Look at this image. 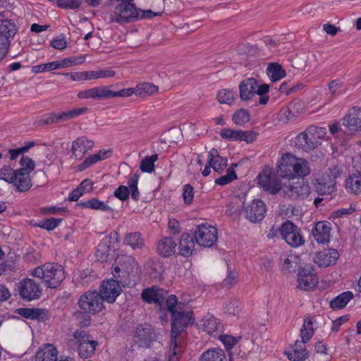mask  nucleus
I'll return each instance as SVG.
<instances>
[{"label": "nucleus", "instance_id": "nucleus-31", "mask_svg": "<svg viewBox=\"0 0 361 361\" xmlns=\"http://www.w3.org/2000/svg\"><path fill=\"white\" fill-rule=\"evenodd\" d=\"M305 343L302 340H297L291 347V350L286 352L287 357L293 361H304L309 357V353L305 347Z\"/></svg>", "mask_w": 361, "mask_h": 361}, {"label": "nucleus", "instance_id": "nucleus-18", "mask_svg": "<svg viewBox=\"0 0 361 361\" xmlns=\"http://www.w3.org/2000/svg\"><path fill=\"white\" fill-rule=\"evenodd\" d=\"M167 294L168 293L164 289L157 286H152L144 289L141 293V298L145 302L149 304L154 303L157 305L160 310H162Z\"/></svg>", "mask_w": 361, "mask_h": 361}, {"label": "nucleus", "instance_id": "nucleus-3", "mask_svg": "<svg viewBox=\"0 0 361 361\" xmlns=\"http://www.w3.org/2000/svg\"><path fill=\"white\" fill-rule=\"evenodd\" d=\"M32 274L43 280L47 288H56L65 279L63 268L58 263H45L35 268Z\"/></svg>", "mask_w": 361, "mask_h": 361}, {"label": "nucleus", "instance_id": "nucleus-33", "mask_svg": "<svg viewBox=\"0 0 361 361\" xmlns=\"http://www.w3.org/2000/svg\"><path fill=\"white\" fill-rule=\"evenodd\" d=\"M345 188L350 195H361V173L354 171L349 174L345 180Z\"/></svg>", "mask_w": 361, "mask_h": 361}, {"label": "nucleus", "instance_id": "nucleus-40", "mask_svg": "<svg viewBox=\"0 0 361 361\" xmlns=\"http://www.w3.org/2000/svg\"><path fill=\"white\" fill-rule=\"evenodd\" d=\"M267 73L272 82L280 80L286 76V71L277 63H271L267 69Z\"/></svg>", "mask_w": 361, "mask_h": 361}, {"label": "nucleus", "instance_id": "nucleus-15", "mask_svg": "<svg viewBox=\"0 0 361 361\" xmlns=\"http://www.w3.org/2000/svg\"><path fill=\"white\" fill-rule=\"evenodd\" d=\"M20 171V170H14L11 166L4 165L0 169V180L12 184L16 190L19 192H26L27 190L25 186L21 183Z\"/></svg>", "mask_w": 361, "mask_h": 361}, {"label": "nucleus", "instance_id": "nucleus-51", "mask_svg": "<svg viewBox=\"0 0 361 361\" xmlns=\"http://www.w3.org/2000/svg\"><path fill=\"white\" fill-rule=\"evenodd\" d=\"M324 179L318 183L316 187L317 192L320 195L331 194L334 190L335 182L332 180L325 182Z\"/></svg>", "mask_w": 361, "mask_h": 361}, {"label": "nucleus", "instance_id": "nucleus-52", "mask_svg": "<svg viewBox=\"0 0 361 361\" xmlns=\"http://www.w3.org/2000/svg\"><path fill=\"white\" fill-rule=\"evenodd\" d=\"M226 174L224 176H222L219 177V178H216L215 180V183L219 185H226L230 183H231L233 180L237 179V174L234 169H228L226 171Z\"/></svg>", "mask_w": 361, "mask_h": 361}, {"label": "nucleus", "instance_id": "nucleus-39", "mask_svg": "<svg viewBox=\"0 0 361 361\" xmlns=\"http://www.w3.org/2000/svg\"><path fill=\"white\" fill-rule=\"evenodd\" d=\"M78 205L82 208L99 210L102 212H113V209L106 204V202L99 200L97 198H92L88 200L82 201Z\"/></svg>", "mask_w": 361, "mask_h": 361}, {"label": "nucleus", "instance_id": "nucleus-19", "mask_svg": "<svg viewBox=\"0 0 361 361\" xmlns=\"http://www.w3.org/2000/svg\"><path fill=\"white\" fill-rule=\"evenodd\" d=\"M266 204L260 200H254L245 207L246 219L252 223L262 221L266 214Z\"/></svg>", "mask_w": 361, "mask_h": 361}, {"label": "nucleus", "instance_id": "nucleus-56", "mask_svg": "<svg viewBox=\"0 0 361 361\" xmlns=\"http://www.w3.org/2000/svg\"><path fill=\"white\" fill-rule=\"evenodd\" d=\"M182 196L186 205L192 204L194 198V188L190 184H186L183 186Z\"/></svg>", "mask_w": 361, "mask_h": 361}, {"label": "nucleus", "instance_id": "nucleus-50", "mask_svg": "<svg viewBox=\"0 0 361 361\" xmlns=\"http://www.w3.org/2000/svg\"><path fill=\"white\" fill-rule=\"evenodd\" d=\"M232 119L236 125L243 126L250 121V114L247 109H240L234 113Z\"/></svg>", "mask_w": 361, "mask_h": 361}, {"label": "nucleus", "instance_id": "nucleus-60", "mask_svg": "<svg viewBox=\"0 0 361 361\" xmlns=\"http://www.w3.org/2000/svg\"><path fill=\"white\" fill-rule=\"evenodd\" d=\"M343 172V166L335 164L329 168L328 176L329 179L328 180H332L334 182V180L341 176Z\"/></svg>", "mask_w": 361, "mask_h": 361}, {"label": "nucleus", "instance_id": "nucleus-57", "mask_svg": "<svg viewBox=\"0 0 361 361\" xmlns=\"http://www.w3.org/2000/svg\"><path fill=\"white\" fill-rule=\"evenodd\" d=\"M99 157L96 154L90 155L89 157L85 158V159L82 163L77 166L78 170L79 171H82L85 170L92 164L99 161Z\"/></svg>", "mask_w": 361, "mask_h": 361}, {"label": "nucleus", "instance_id": "nucleus-61", "mask_svg": "<svg viewBox=\"0 0 361 361\" xmlns=\"http://www.w3.org/2000/svg\"><path fill=\"white\" fill-rule=\"evenodd\" d=\"M298 261L296 257H290L286 258L283 264V269L288 272H295L298 267Z\"/></svg>", "mask_w": 361, "mask_h": 361}, {"label": "nucleus", "instance_id": "nucleus-7", "mask_svg": "<svg viewBox=\"0 0 361 361\" xmlns=\"http://www.w3.org/2000/svg\"><path fill=\"white\" fill-rule=\"evenodd\" d=\"M73 338L78 344V355L82 358L91 357L98 345V342L91 339V336L85 330H77L73 334Z\"/></svg>", "mask_w": 361, "mask_h": 361}, {"label": "nucleus", "instance_id": "nucleus-9", "mask_svg": "<svg viewBox=\"0 0 361 361\" xmlns=\"http://www.w3.org/2000/svg\"><path fill=\"white\" fill-rule=\"evenodd\" d=\"M197 245L212 247L217 241V228L207 224L198 225L193 233Z\"/></svg>", "mask_w": 361, "mask_h": 361}, {"label": "nucleus", "instance_id": "nucleus-38", "mask_svg": "<svg viewBox=\"0 0 361 361\" xmlns=\"http://www.w3.org/2000/svg\"><path fill=\"white\" fill-rule=\"evenodd\" d=\"M178 338L171 335L169 361H179L184 351V347L177 341Z\"/></svg>", "mask_w": 361, "mask_h": 361}, {"label": "nucleus", "instance_id": "nucleus-20", "mask_svg": "<svg viewBox=\"0 0 361 361\" xmlns=\"http://www.w3.org/2000/svg\"><path fill=\"white\" fill-rule=\"evenodd\" d=\"M154 338L152 327L149 324L138 325L134 333V341L141 348H147Z\"/></svg>", "mask_w": 361, "mask_h": 361}, {"label": "nucleus", "instance_id": "nucleus-11", "mask_svg": "<svg viewBox=\"0 0 361 361\" xmlns=\"http://www.w3.org/2000/svg\"><path fill=\"white\" fill-rule=\"evenodd\" d=\"M280 233L282 238L292 247H297L305 243L300 229L289 220L282 224Z\"/></svg>", "mask_w": 361, "mask_h": 361}, {"label": "nucleus", "instance_id": "nucleus-58", "mask_svg": "<svg viewBox=\"0 0 361 361\" xmlns=\"http://www.w3.org/2000/svg\"><path fill=\"white\" fill-rule=\"evenodd\" d=\"M164 303L166 305L167 310L171 314H173V312H176L178 310V305L181 302H178L177 298L175 295H169L166 300H165Z\"/></svg>", "mask_w": 361, "mask_h": 361}, {"label": "nucleus", "instance_id": "nucleus-59", "mask_svg": "<svg viewBox=\"0 0 361 361\" xmlns=\"http://www.w3.org/2000/svg\"><path fill=\"white\" fill-rule=\"evenodd\" d=\"M114 196L122 202L128 200L130 196L129 188L126 185H120L114 192Z\"/></svg>", "mask_w": 361, "mask_h": 361}, {"label": "nucleus", "instance_id": "nucleus-6", "mask_svg": "<svg viewBox=\"0 0 361 361\" xmlns=\"http://www.w3.org/2000/svg\"><path fill=\"white\" fill-rule=\"evenodd\" d=\"M18 28L14 22L4 19L0 20V61L6 57L10 48V38L17 33Z\"/></svg>", "mask_w": 361, "mask_h": 361}, {"label": "nucleus", "instance_id": "nucleus-47", "mask_svg": "<svg viewBox=\"0 0 361 361\" xmlns=\"http://www.w3.org/2000/svg\"><path fill=\"white\" fill-rule=\"evenodd\" d=\"M240 135H243V130L227 128L221 129L220 132V135L222 138L231 141H240Z\"/></svg>", "mask_w": 361, "mask_h": 361}, {"label": "nucleus", "instance_id": "nucleus-23", "mask_svg": "<svg viewBox=\"0 0 361 361\" xmlns=\"http://www.w3.org/2000/svg\"><path fill=\"white\" fill-rule=\"evenodd\" d=\"M282 189L285 195L292 199L305 198L310 193L309 185L303 179L295 184L285 185Z\"/></svg>", "mask_w": 361, "mask_h": 361}, {"label": "nucleus", "instance_id": "nucleus-14", "mask_svg": "<svg viewBox=\"0 0 361 361\" xmlns=\"http://www.w3.org/2000/svg\"><path fill=\"white\" fill-rule=\"evenodd\" d=\"M18 291L20 297L27 301L40 298L42 288L39 283L32 279H25L19 283Z\"/></svg>", "mask_w": 361, "mask_h": 361}, {"label": "nucleus", "instance_id": "nucleus-62", "mask_svg": "<svg viewBox=\"0 0 361 361\" xmlns=\"http://www.w3.org/2000/svg\"><path fill=\"white\" fill-rule=\"evenodd\" d=\"M258 133L257 132L249 130V131H243V135H240V141H245L247 143H251L254 142Z\"/></svg>", "mask_w": 361, "mask_h": 361}, {"label": "nucleus", "instance_id": "nucleus-17", "mask_svg": "<svg viewBox=\"0 0 361 361\" xmlns=\"http://www.w3.org/2000/svg\"><path fill=\"white\" fill-rule=\"evenodd\" d=\"M139 15L140 13L137 10L135 5L131 2H122L115 8V16L118 22H131L138 19Z\"/></svg>", "mask_w": 361, "mask_h": 361}, {"label": "nucleus", "instance_id": "nucleus-27", "mask_svg": "<svg viewBox=\"0 0 361 361\" xmlns=\"http://www.w3.org/2000/svg\"><path fill=\"white\" fill-rule=\"evenodd\" d=\"M331 224L328 221H319L315 224L312 230V234L314 240L320 244H325L330 241Z\"/></svg>", "mask_w": 361, "mask_h": 361}, {"label": "nucleus", "instance_id": "nucleus-37", "mask_svg": "<svg viewBox=\"0 0 361 361\" xmlns=\"http://www.w3.org/2000/svg\"><path fill=\"white\" fill-rule=\"evenodd\" d=\"M353 298V293L351 291L348 290L343 292L330 301L329 307L334 310H341L344 308Z\"/></svg>", "mask_w": 361, "mask_h": 361}, {"label": "nucleus", "instance_id": "nucleus-30", "mask_svg": "<svg viewBox=\"0 0 361 361\" xmlns=\"http://www.w3.org/2000/svg\"><path fill=\"white\" fill-rule=\"evenodd\" d=\"M194 239L193 234L184 233L181 235L178 247L180 255L188 257L192 255L195 245Z\"/></svg>", "mask_w": 361, "mask_h": 361}, {"label": "nucleus", "instance_id": "nucleus-29", "mask_svg": "<svg viewBox=\"0 0 361 361\" xmlns=\"http://www.w3.org/2000/svg\"><path fill=\"white\" fill-rule=\"evenodd\" d=\"M257 81L253 78L243 80L239 85L240 98L243 101L251 99L255 96Z\"/></svg>", "mask_w": 361, "mask_h": 361}, {"label": "nucleus", "instance_id": "nucleus-54", "mask_svg": "<svg viewBox=\"0 0 361 361\" xmlns=\"http://www.w3.org/2000/svg\"><path fill=\"white\" fill-rule=\"evenodd\" d=\"M242 302L238 300L233 299L225 307V312L232 314L238 315L242 310Z\"/></svg>", "mask_w": 361, "mask_h": 361}, {"label": "nucleus", "instance_id": "nucleus-24", "mask_svg": "<svg viewBox=\"0 0 361 361\" xmlns=\"http://www.w3.org/2000/svg\"><path fill=\"white\" fill-rule=\"evenodd\" d=\"M16 312L25 319L39 322H46L49 319L48 310L43 308L21 307L17 309Z\"/></svg>", "mask_w": 361, "mask_h": 361}, {"label": "nucleus", "instance_id": "nucleus-41", "mask_svg": "<svg viewBox=\"0 0 361 361\" xmlns=\"http://www.w3.org/2000/svg\"><path fill=\"white\" fill-rule=\"evenodd\" d=\"M203 329L208 334L216 336L221 332V326L220 323L217 322V319L212 317L204 322Z\"/></svg>", "mask_w": 361, "mask_h": 361}, {"label": "nucleus", "instance_id": "nucleus-26", "mask_svg": "<svg viewBox=\"0 0 361 361\" xmlns=\"http://www.w3.org/2000/svg\"><path fill=\"white\" fill-rule=\"evenodd\" d=\"M94 147V142L85 136L78 137L72 143L71 151L74 157L80 160Z\"/></svg>", "mask_w": 361, "mask_h": 361}, {"label": "nucleus", "instance_id": "nucleus-35", "mask_svg": "<svg viewBox=\"0 0 361 361\" xmlns=\"http://www.w3.org/2000/svg\"><path fill=\"white\" fill-rule=\"evenodd\" d=\"M58 352L52 344H47L35 354L36 361H57Z\"/></svg>", "mask_w": 361, "mask_h": 361}, {"label": "nucleus", "instance_id": "nucleus-16", "mask_svg": "<svg viewBox=\"0 0 361 361\" xmlns=\"http://www.w3.org/2000/svg\"><path fill=\"white\" fill-rule=\"evenodd\" d=\"M298 288L305 290H310L317 285L318 280L312 266L298 269Z\"/></svg>", "mask_w": 361, "mask_h": 361}, {"label": "nucleus", "instance_id": "nucleus-4", "mask_svg": "<svg viewBox=\"0 0 361 361\" xmlns=\"http://www.w3.org/2000/svg\"><path fill=\"white\" fill-rule=\"evenodd\" d=\"M324 133L322 128L310 126L296 137L295 146L305 152L312 150L321 144Z\"/></svg>", "mask_w": 361, "mask_h": 361}, {"label": "nucleus", "instance_id": "nucleus-49", "mask_svg": "<svg viewBox=\"0 0 361 361\" xmlns=\"http://www.w3.org/2000/svg\"><path fill=\"white\" fill-rule=\"evenodd\" d=\"M85 60V56L81 55L78 56H72L69 58L63 59L61 61H57L59 68L69 67L72 66L79 65L84 63Z\"/></svg>", "mask_w": 361, "mask_h": 361}, {"label": "nucleus", "instance_id": "nucleus-12", "mask_svg": "<svg viewBox=\"0 0 361 361\" xmlns=\"http://www.w3.org/2000/svg\"><path fill=\"white\" fill-rule=\"evenodd\" d=\"M258 183L264 191L270 194H277L281 189V180L277 178L270 168L264 169L257 176Z\"/></svg>", "mask_w": 361, "mask_h": 361}, {"label": "nucleus", "instance_id": "nucleus-53", "mask_svg": "<svg viewBox=\"0 0 361 361\" xmlns=\"http://www.w3.org/2000/svg\"><path fill=\"white\" fill-rule=\"evenodd\" d=\"M269 91V85L267 84L259 85L255 90V95L259 96V103L262 105L266 104L269 101L267 93Z\"/></svg>", "mask_w": 361, "mask_h": 361}, {"label": "nucleus", "instance_id": "nucleus-48", "mask_svg": "<svg viewBox=\"0 0 361 361\" xmlns=\"http://www.w3.org/2000/svg\"><path fill=\"white\" fill-rule=\"evenodd\" d=\"M235 92L232 90H221L217 94V99L219 103L231 104L235 97Z\"/></svg>", "mask_w": 361, "mask_h": 361}, {"label": "nucleus", "instance_id": "nucleus-36", "mask_svg": "<svg viewBox=\"0 0 361 361\" xmlns=\"http://www.w3.org/2000/svg\"><path fill=\"white\" fill-rule=\"evenodd\" d=\"M123 243L133 250L142 249L145 246V240L140 232H130L125 235Z\"/></svg>", "mask_w": 361, "mask_h": 361}, {"label": "nucleus", "instance_id": "nucleus-8", "mask_svg": "<svg viewBox=\"0 0 361 361\" xmlns=\"http://www.w3.org/2000/svg\"><path fill=\"white\" fill-rule=\"evenodd\" d=\"M185 303H180L178 305V310L176 312L171 314V335L174 337H178L183 329L192 320V312L185 310Z\"/></svg>", "mask_w": 361, "mask_h": 361}, {"label": "nucleus", "instance_id": "nucleus-10", "mask_svg": "<svg viewBox=\"0 0 361 361\" xmlns=\"http://www.w3.org/2000/svg\"><path fill=\"white\" fill-rule=\"evenodd\" d=\"M87 107L76 108L61 113H50L45 116L44 118L38 121V124L41 126H47L54 123L64 122L75 118L87 111Z\"/></svg>", "mask_w": 361, "mask_h": 361}, {"label": "nucleus", "instance_id": "nucleus-63", "mask_svg": "<svg viewBox=\"0 0 361 361\" xmlns=\"http://www.w3.org/2000/svg\"><path fill=\"white\" fill-rule=\"evenodd\" d=\"M221 340L227 349L232 348L237 343V340L232 336H221Z\"/></svg>", "mask_w": 361, "mask_h": 361}, {"label": "nucleus", "instance_id": "nucleus-34", "mask_svg": "<svg viewBox=\"0 0 361 361\" xmlns=\"http://www.w3.org/2000/svg\"><path fill=\"white\" fill-rule=\"evenodd\" d=\"M208 164L212 166L214 171L221 174L227 166V159L221 157L218 150L213 148L208 155Z\"/></svg>", "mask_w": 361, "mask_h": 361}, {"label": "nucleus", "instance_id": "nucleus-28", "mask_svg": "<svg viewBox=\"0 0 361 361\" xmlns=\"http://www.w3.org/2000/svg\"><path fill=\"white\" fill-rule=\"evenodd\" d=\"M338 257L339 253L336 250H324L317 253L314 262L319 267H326L335 264Z\"/></svg>", "mask_w": 361, "mask_h": 361}, {"label": "nucleus", "instance_id": "nucleus-42", "mask_svg": "<svg viewBox=\"0 0 361 361\" xmlns=\"http://www.w3.org/2000/svg\"><path fill=\"white\" fill-rule=\"evenodd\" d=\"M201 361H225L224 352L218 348L210 349L204 352L201 356Z\"/></svg>", "mask_w": 361, "mask_h": 361}, {"label": "nucleus", "instance_id": "nucleus-43", "mask_svg": "<svg viewBox=\"0 0 361 361\" xmlns=\"http://www.w3.org/2000/svg\"><path fill=\"white\" fill-rule=\"evenodd\" d=\"M158 92V87L153 83H140L135 87V95L145 97L154 94Z\"/></svg>", "mask_w": 361, "mask_h": 361}, {"label": "nucleus", "instance_id": "nucleus-2", "mask_svg": "<svg viewBox=\"0 0 361 361\" xmlns=\"http://www.w3.org/2000/svg\"><path fill=\"white\" fill-rule=\"evenodd\" d=\"M114 276L121 283L130 284L140 281L141 269L135 259L128 255L118 256L115 259Z\"/></svg>", "mask_w": 361, "mask_h": 361}, {"label": "nucleus", "instance_id": "nucleus-64", "mask_svg": "<svg viewBox=\"0 0 361 361\" xmlns=\"http://www.w3.org/2000/svg\"><path fill=\"white\" fill-rule=\"evenodd\" d=\"M51 46L56 49L63 50L67 44L63 37H57L51 41Z\"/></svg>", "mask_w": 361, "mask_h": 361}, {"label": "nucleus", "instance_id": "nucleus-44", "mask_svg": "<svg viewBox=\"0 0 361 361\" xmlns=\"http://www.w3.org/2000/svg\"><path fill=\"white\" fill-rule=\"evenodd\" d=\"M116 73L110 69H102L99 71H85V80H94L99 78H107L114 77Z\"/></svg>", "mask_w": 361, "mask_h": 361}, {"label": "nucleus", "instance_id": "nucleus-13", "mask_svg": "<svg viewBox=\"0 0 361 361\" xmlns=\"http://www.w3.org/2000/svg\"><path fill=\"white\" fill-rule=\"evenodd\" d=\"M120 283L117 279H111L102 282L99 286V293L104 301L109 303H113L116 301V298L122 291Z\"/></svg>", "mask_w": 361, "mask_h": 361}, {"label": "nucleus", "instance_id": "nucleus-22", "mask_svg": "<svg viewBox=\"0 0 361 361\" xmlns=\"http://www.w3.org/2000/svg\"><path fill=\"white\" fill-rule=\"evenodd\" d=\"M20 164L21 166L20 169L18 170H20V172L21 183H23V185H25L27 190H29L32 186V180L30 176V173L35 170V161L27 156H22L20 160Z\"/></svg>", "mask_w": 361, "mask_h": 361}, {"label": "nucleus", "instance_id": "nucleus-45", "mask_svg": "<svg viewBox=\"0 0 361 361\" xmlns=\"http://www.w3.org/2000/svg\"><path fill=\"white\" fill-rule=\"evenodd\" d=\"M158 159V154L146 156L141 160L140 170L142 172L152 173L154 171V162Z\"/></svg>", "mask_w": 361, "mask_h": 361}, {"label": "nucleus", "instance_id": "nucleus-21", "mask_svg": "<svg viewBox=\"0 0 361 361\" xmlns=\"http://www.w3.org/2000/svg\"><path fill=\"white\" fill-rule=\"evenodd\" d=\"M78 97L79 99L104 100L114 98V91L109 90L106 86H98L79 92Z\"/></svg>", "mask_w": 361, "mask_h": 361}, {"label": "nucleus", "instance_id": "nucleus-25", "mask_svg": "<svg viewBox=\"0 0 361 361\" xmlns=\"http://www.w3.org/2000/svg\"><path fill=\"white\" fill-rule=\"evenodd\" d=\"M343 124L351 132L361 131V108L353 107L343 118Z\"/></svg>", "mask_w": 361, "mask_h": 361}, {"label": "nucleus", "instance_id": "nucleus-5", "mask_svg": "<svg viewBox=\"0 0 361 361\" xmlns=\"http://www.w3.org/2000/svg\"><path fill=\"white\" fill-rule=\"evenodd\" d=\"M103 299L97 290L87 291L80 295L78 304L85 314H95L104 308Z\"/></svg>", "mask_w": 361, "mask_h": 361}, {"label": "nucleus", "instance_id": "nucleus-32", "mask_svg": "<svg viewBox=\"0 0 361 361\" xmlns=\"http://www.w3.org/2000/svg\"><path fill=\"white\" fill-rule=\"evenodd\" d=\"M176 246L177 244L172 238L164 237L158 241L157 250L159 255L164 257H169L175 253Z\"/></svg>", "mask_w": 361, "mask_h": 361}, {"label": "nucleus", "instance_id": "nucleus-46", "mask_svg": "<svg viewBox=\"0 0 361 361\" xmlns=\"http://www.w3.org/2000/svg\"><path fill=\"white\" fill-rule=\"evenodd\" d=\"M61 221L62 219H56L51 217L44 219L39 221V223L35 224L34 226L42 228H44L48 231H52L59 226Z\"/></svg>", "mask_w": 361, "mask_h": 361}, {"label": "nucleus", "instance_id": "nucleus-55", "mask_svg": "<svg viewBox=\"0 0 361 361\" xmlns=\"http://www.w3.org/2000/svg\"><path fill=\"white\" fill-rule=\"evenodd\" d=\"M59 69L57 61L49 62L47 63H42L32 67V72L35 73H43L48 71H53Z\"/></svg>", "mask_w": 361, "mask_h": 361}, {"label": "nucleus", "instance_id": "nucleus-1", "mask_svg": "<svg viewBox=\"0 0 361 361\" xmlns=\"http://www.w3.org/2000/svg\"><path fill=\"white\" fill-rule=\"evenodd\" d=\"M277 173L283 178L293 179L305 177L310 173L309 163L304 159L287 152L282 155L276 166Z\"/></svg>", "mask_w": 361, "mask_h": 361}]
</instances>
